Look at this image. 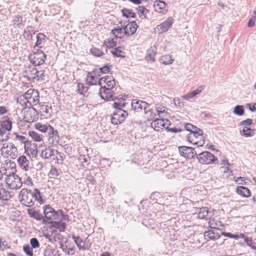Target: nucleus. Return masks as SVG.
<instances>
[{
  "label": "nucleus",
  "instance_id": "1",
  "mask_svg": "<svg viewBox=\"0 0 256 256\" xmlns=\"http://www.w3.org/2000/svg\"><path fill=\"white\" fill-rule=\"evenodd\" d=\"M21 198L20 202L26 206L30 207L34 205V200L38 201L40 204L44 203L39 190L35 188L33 192L27 188H22L20 193Z\"/></svg>",
  "mask_w": 256,
  "mask_h": 256
},
{
  "label": "nucleus",
  "instance_id": "2",
  "mask_svg": "<svg viewBox=\"0 0 256 256\" xmlns=\"http://www.w3.org/2000/svg\"><path fill=\"white\" fill-rule=\"evenodd\" d=\"M17 102L24 108H26L28 104L30 106H36L40 103L39 92L35 89L30 88L24 95L18 98Z\"/></svg>",
  "mask_w": 256,
  "mask_h": 256
},
{
  "label": "nucleus",
  "instance_id": "3",
  "mask_svg": "<svg viewBox=\"0 0 256 256\" xmlns=\"http://www.w3.org/2000/svg\"><path fill=\"white\" fill-rule=\"evenodd\" d=\"M5 180L8 188L13 190L20 189L23 183L21 178L14 173L7 175Z\"/></svg>",
  "mask_w": 256,
  "mask_h": 256
},
{
  "label": "nucleus",
  "instance_id": "4",
  "mask_svg": "<svg viewBox=\"0 0 256 256\" xmlns=\"http://www.w3.org/2000/svg\"><path fill=\"white\" fill-rule=\"evenodd\" d=\"M34 50V52L30 55L29 59L34 65L39 66L44 62L46 56L39 48H35Z\"/></svg>",
  "mask_w": 256,
  "mask_h": 256
},
{
  "label": "nucleus",
  "instance_id": "5",
  "mask_svg": "<svg viewBox=\"0 0 256 256\" xmlns=\"http://www.w3.org/2000/svg\"><path fill=\"white\" fill-rule=\"evenodd\" d=\"M197 159L202 164H218V159L209 152H203L197 154Z\"/></svg>",
  "mask_w": 256,
  "mask_h": 256
},
{
  "label": "nucleus",
  "instance_id": "6",
  "mask_svg": "<svg viewBox=\"0 0 256 256\" xmlns=\"http://www.w3.org/2000/svg\"><path fill=\"white\" fill-rule=\"evenodd\" d=\"M44 218L48 222L47 224H50L58 218V212H56L48 204L43 206Z\"/></svg>",
  "mask_w": 256,
  "mask_h": 256
},
{
  "label": "nucleus",
  "instance_id": "7",
  "mask_svg": "<svg viewBox=\"0 0 256 256\" xmlns=\"http://www.w3.org/2000/svg\"><path fill=\"white\" fill-rule=\"evenodd\" d=\"M128 115V112L122 109L115 110L111 118L112 123L115 125L121 124Z\"/></svg>",
  "mask_w": 256,
  "mask_h": 256
},
{
  "label": "nucleus",
  "instance_id": "8",
  "mask_svg": "<svg viewBox=\"0 0 256 256\" xmlns=\"http://www.w3.org/2000/svg\"><path fill=\"white\" fill-rule=\"evenodd\" d=\"M38 114L37 110L32 106L28 107L24 112V120L27 122H32L37 120Z\"/></svg>",
  "mask_w": 256,
  "mask_h": 256
},
{
  "label": "nucleus",
  "instance_id": "9",
  "mask_svg": "<svg viewBox=\"0 0 256 256\" xmlns=\"http://www.w3.org/2000/svg\"><path fill=\"white\" fill-rule=\"evenodd\" d=\"M178 150L181 156L186 159H191L197 155L198 152L194 148L186 146L178 147Z\"/></svg>",
  "mask_w": 256,
  "mask_h": 256
},
{
  "label": "nucleus",
  "instance_id": "10",
  "mask_svg": "<svg viewBox=\"0 0 256 256\" xmlns=\"http://www.w3.org/2000/svg\"><path fill=\"white\" fill-rule=\"evenodd\" d=\"M99 94L102 99L106 101H114L116 99H118L114 96L113 91L110 88H106V86H101L100 89Z\"/></svg>",
  "mask_w": 256,
  "mask_h": 256
},
{
  "label": "nucleus",
  "instance_id": "11",
  "mask_svg": "<svg viewBox=\"0 0 256 256\" xmlns=\"http://www.w3.org/2000/svg\"><path fill=\"white\" fill-rule=\"evenodd\" d=\"M170 121L167 119L164 120L162 118H156L151 123V126L156 131L159 132L160 130H162L164 128H166V126L170 125Z\"/></svg>",
  "mask_w": 256,
  "mask_h": 256
},
{
  "label": "nucleus",
  "instance_id": "12",
  "mask_svg": "<svg viewBox=\"0 0 256 256\" xmlns=\"http://www.w3.org/2000/svg\"><path fill=\"white\" fill-rule=\"evenodd\" d=\"M132 109L136 112H140L142 110L144 112L148 109V106H150V104L146 102L140 100H133L131 104Z\"/></svg>",
  "mask_w": 256,
  "mask_h": 256
},
{
  "label": "nucleus",
  "instance_id": "13",
  "mask_svg": "<svg viewBox=\"0 0 256 256\" xmlns=\"http://www.w3.org/2000/svg\"><path fill=\"white\" fill-rule=\"evenodd\" d=\"M1 151L6 153L12 158H14L18 154L17 148L12 143L4 144Z\"/></svg>",
  "mask_w": 256,
  "mask_h": 256
},
{
  "label": "nucleus",
  "instance_id": "14",
  "mask_svg": "<svg viewBox=\"0 0 256 256\" xmlns=\"http://www.w3.org/2000/svg\"><path fill=\"white\" fill-rule=\"evenodd\" d=\"M154 10L162 14H165L168 10L167 4L164 1L157 0L154 2L153 5Z\"/></svg>",
  "mask_w": 256,
  "mask_h": 256
},
{
  "label": "nucleus",
  "instance_id": "15",
  "mask_svg": "<svg viewBox=\"0 0 256 256\" xmlns=\"http://www.w3.org/2000/svg\"><path fill=\"white\" fill-rule=\"evenodd\" d=\"M98 74V70L96 69L94 70L92 72H88L86 79V84L90 86L98 84L99 78L96 75Z\"/></svg>",
  "mask_w": 256,
  "mask_h": 256
},
{
  "label": "nucleus",
  "instance_id": "16",
  "mask_svg": "<svg viewBox=\"0 0 256 256\" xmlns=\"http://www.w3.org/2000/svg\"><path fill=\"white\" fill-rule=\"evenodd\" d=\"M25 153L32 157H36L38 154L36 146L34 144H32L31 142H25L24 146Z\"/></svg>",
  "mask_w": 256,
  "mask_h": 256
},
{
  "label": "nucleus",
  "instance_id": "17",
  "mask_svg": "<svg viewBox=\"0 0 256 256\" xmlns=\"http://www.w3.org/2000/svg\"><path fill=\"white\" fill-rule=\"evenodd\" d=\"M200 136L202 138H204L203 137V132L202 130L197 128L196 126H194L193 129L192 130L191 133L189 134L186 136V140L189 142L194 144L196 145L198 144V142H192L193 140H192V136Z\"/></svg>",
  "mask_w": 256,
  "mask_h": 256
},
{
  "label": "nucleus",
  "instance_id": "18",
  "mask_svg": "<svg viewBox=\"0 0 256 256\" xmlns=\"http://www.w3.org/2000/svg\"><path fill=\"white\" fill-rule=\"evenodd\" d=\"M174 20L172 17H169L168 19L158 25L157 28L160 33L166 32L169 28L172 26Z\"/></svg>",
  "mask_w": 256,
  "mask_h": 256
},
{
  "label": "nucleus",
  "instance_id": "19",
  "mask_svg": "<svg viewBox=\"0 0 256 256\" xmlns=\"http://www.w3.org/2000/svg\"><path fill=\"white\" fill-rule=\"evenodd\" d=\"M28 214L30 217L33 218L37 220L42 221V224H46L48 222V220H46L43 216L38 211L34 209L29 208L27 210Z\"/></svg>",
  "mask_w": 256,
  "mask_h": 256
},
{
  "label": "nucleus",
  "instance_id": "20",
  "mask_svg": "<svg viewBox=\"0 0 256 256\" xmlns=\"http://www.w3.org/2000/svg\"><path fill=\"white\" fill-rule=\"evenodd\" d=\"M138 28L136 22H132L128 24L124 28V34L126 36H130L134 34Z\"/></svg>",
  "mask_w": 256,
  "mask_h": 256
},
{
  "label": "nucleus",
  "instance_id": "21",
  "mask_svg": "<svg viewBox=\"0 0 256 256\" xmlns=\"http://www.w3.org/2000/svg\"><path fill=\"white\" fill-rule=\"evenodd\" d=\"M204 235L207 240H216L219 239L220 236V234L218 232L217 230H209L206 232Z\"/></svg>",
  "mask_w": 256,
  "mask_h": 256
},
{
  "label": "nucleus",
  "instance_id": "22",
  "mask_svg": "<svg viewBox=\"0 0 256 256\" xmlns=\"http://www.w3.org/2000/svg\"><path fill=\"white\" fill-rule=\"evenodd\" d=\"M17 162L20 167L26 170H28L30 168V161L27 159L26 156H20Z\"/></svg>",
  "mask_w": 256,
  "mask_h": 256
},
{
  "label": "nucleus",
  "instance_id": "23",
  "mask_svg": "<svg viewBox=\"0 0 256 256\" xmlns=\"http://www.w3.org/2000/svg\"><path fill=\"white\" fill-rule=\"evenodd\" d=\"M157 48L155 46L151 47L147 50L146 54V60L147 61L154 62L155 56L156 54Z\"/></svg>",
  "mask_w": 256,
  "mask_h": 256
},
{
  "label": "nucleus",
  "instance_id": "24",
  "mask_svg": "<svg viewBox=\"0 0 256 256\" xmlns=\"http://www.w3.org/2000/svg\"><path fill=\"white\" fill-rule=\"evenodd\" d=\"M204 86H200L196 90L183 96L182 98L186 100H188L189 99L192 98L194 96L200 94L203 90L204 89Z\"/></svg>",
  "mask_w": 256,
  "mask_h": 256
},
{
  "label": "nucleus",
  "instance_id": "25",
  "mask_svg": "<svg viewBox=\"0 0 256 256\" xmlns=\"http://www.w3.org/2000/svg\"><path fill=\"white\" fill-rule=\"evenodd\" d=\"M12 196L10 192L6 190L3 187L0 186V200L2 201H8Z\"/></svg>",
  "mask_w": 256,
  "mask_h": 256
},
{
  "label": "nucleus",
  "instance_id": "26",
  "mask_svg": "<svg viewBox=\"0 0 256 256\" xmlns=\"http://www.w3.org/2000/svg\"><path fill=\"white\" fill-rule=\"evenodd\" d=\"M238 194L244 198L250 197L251 195L250 190L246 187L243 186H239L236 189Z\"/></svg>",
  "mask_w": 256,
  "mask_h": 256
},
{
  "label": "nucleus",
  "instance_id": "27",
  "mask_svg": "<svg viewBox=\"0 0 256 256\" xmlns=\"http://www.w3.org/2000/svg\"><path fill=\"white\" fill-rule=\"evenodd\" d=\"M51 225V228H54L56 229H58L60 232H64L66 228V224L65 222H63L62 221H53L50 222Z\"/></svg>",
  "mask_w": 256,
  "mask_h": 256
},
{
  "label": "nucleus",
  "instance_id": "28",
  "mask_svg": "<svg viewBox=\"0 0 256 256\" xmlns=\"http://www.w3.org/2000/svg\"><path fill=\"white\" fill-rule=\"evenodd\" d=\"M144 114L146 115V118L148 120H153L156 118V116H158L156 112V109H152L150 108V106H148V109L145 110Z\"/></svg>",
  "mask_w": 256,
  "mask_h": 256
},
{
  "label": "nucleus",
  "instance_id": "29",
  "mask_svg": "<svg viewBox=\"0 0 256 256\" xmlns=\"http://www.w3.org/2000/svg\"><path fill=\"white\" fill-rule=\"evenodd\" d=\"M38 104H40L39 112L41 116L46 118L50 117V113L48 106L45 105L44 102L39 103Z\"/></svg>",
  "mask_w": 256,
  "mask_h": 256
},
{
  "label": "nucleus",
  "instance_id": "30",
  "mask_svg": "<svg viewBox=\"0 0 256 256\" xmlns=\"http://www.w3.org/2000/svg\"><path fill=\"white\" fill-rule=\"evenodd\" d=\"M0 127L1 128L8 132L11 130L12 128V122L8 118H3L0 121Z\"/></svg>",
  "mask_w": 256,
  "mask_h": 256
},
{
  "label": "nucleus",
  "instance_id": "31",
  "mask_svg": "<svg viewBox=\"0 0 256 256\" xmlns=\"http://www.w3.org/2000/svg\"><path fill=\"white\" fill-rule=\"evenodd\" d=\"M32 72H34V76H32V78L36 79V80H44L45 78L44 72L42 70H38L36 68H33Z\"/></svg>",
  "mask_w": 256,
  "mask_h": 256
},
{
  "label": "nucleus",
  "instance_id": "32",
  "mask_svg": "<svg viewBox=\"0 0 256 256\" xmlns=\"http://www.w3.org/2000/svg\"><path fill=\"white\" fill-rule=\"evenodd\" d=\"M35 32L36 31L33 29L32 26H28L24 30L23 36L26 40H29L32 38L33 34H34Z\"/></svg>",
  "mask_w": 256,
  "mask_h": 256
},
{
  "label": "nucleus",
  "instance_id": "33",
  "mask_svg": "<svg viewBox=\"0 0 256 256\" xmlns=\"http://www.w3.org/2000/svg\"><path fill=\"white\" fill-rule=\"evenodd\" d=\"M54 150L50 148H46L41 152V156L44 159H48L54 156Z\"/></svg>",
  "mask_w": 256,
  "mask_h": 256
},
{
  "label": "nucleus",
  "instance_id": "34",
  "mask_svg": "<svg viewBox=\"0 0 256 256\" xmlns=\"http://www.w3.org/2000/svg\"><path fill=\"white\" fill-rule=\"evenodd\" d=\"M46 37V36L42 33H38L36 35V42L34 46V49L36 47L42 48V44L44 42Z\"/></svg>",
  "mask_w": 256,
  "mask_h": 256
},
{
  "label": "nucleus",
  "instance_id": "35",
  "mask_svg": "<svg viewBox=\"0 0 256 256\" xmlns=\"http://www.w3.org/2000/svg\"><path fill=\"white\" fill-rule=\"evenodd\" d=\"M35 128L36 130L42 132H48L51 128L50 125L43 124L41 123L38 122L35 124Z\"/></svg>",
  "mask_w": 256,
  "mask_h": 256
},
{
  "label": "nucleus",
  "instance_id": "36",
  "mask_svg": "<svg viewBox=\"0 0 256 256\" xmlns=\"http://www.w3.org/2000/svg\"><path fill=\"white\" fill-rule=\"evenodd\" d=\"M208 208L206 207L200 208L198 213V217L200 219H206L208 215Z\"/></svg>",
  "mask_w": 256,
  "mask_h": 256
},
{
  "label": "nucleus",
  "instance_id": "37",
  "mask_svg": "<svg viewBox=\"0 0 256 256\" xmlns=\"http://www.w3.org/2000/svg\"><path fill=\"white\" fill-rule=\"evenodd\" d=\"M174 60L172 58V56L170 54L164 55L160 59V62L165 65L171 64Z\"/></svg>",
  "mask_w": 256,
  "mask_h": 256
},
{
  "label": "nucleus",
  "instance_id": "38",
  "mask_svg": "<svg viewBox=\"0 0 256 256\" xmlns=\"http://www.w3.org/2000/svg\"><path fill=\"white\" fill-rule=\"evenodd\" d=\"M122 16L127 18H134L136 17V14L133 12V10L130 9L124 8L122 10Z\"/></svg>",
  "mask_w": 256,
  "mask_h": 256
},
{
  "label": "nucleus",
  "instance_id": "39",
  "mask_svg": "<svg viewBox=\"0 0 256 256\" xmlns=\"http://www.w3.org/2000/svg\"><path fill=\"white\" fill-rule=\"evenodd\" d=\"M116 42L114 40V38H108L105 40L104 44V46L106 52H107L108 48H113L116 46Z\"/></svg>",
  "mask_w": 256,
  "mask_h": 256
},
{
  "label": "nucleus",
  "instance_id": "40",
  "mask_svg": "<svg viewBox=\"0 0 256 256\" xmlns=\"http://www.w3.org/2000/svg\"><path fill=\"white\" fill-rule=\"evenodd\" d=\"M28 134L36 142H40L42 140V136L34 131H30Z\"/></svg>",
  "mask_w": 256,
  "mask_h": 256
},
{
  "label": "nucleus",
  "instance_id": "41",
  "mask_svg": "<svg viewBox=\"0 0 256 256\" xmlns=\"http://www.w3.org/2000/svg\"><path fill=\"white\" fill-rule=\"evenodd\" d=\"M233 112L235 114L239 116L244 115V106L242 105L236 106L233 110Z\"/></svg>",
  "mask_w": 256,
  "mask_h": 256
},
{
  "label": "nucleus",
  "instance_id": "42",
  "mask_svg": "<svg viewBox=\"0 0 256 256\" xmlns=\"http://www.w3.org/2000/svg\"><path fill=\"white\" fill-rule=\"evenodd\" d=\"M12 22L14 25H16L17 27L20 28L22 22V17L20 15L15 16L12 18Z\"/></svg>",
  "mask_w": 256,
  "mask_h": 256
},
{
  "label": "nucleus",
  "instance_id": "43",
  "mask_svg": "<svg viewBox=\"0 0 256 256\" xmlns=\"http://www.w3.org/2000/svg\"><path fill=\"white\" fill-rule=\"evenodd\" d=\"M112 54L116 57L119 58H124V52L122 50V48L121 47H118L114 49V50H112L111 52Z\"/></svg>",
  "mask_w": 256,
  "mask_h": 256
},
{
  "label": "nucleus",
  "instance_id": "44",
  "mask_svg": "<svg viewBox=\"0 0 256 256\" xmlns=\"http://www.w3.org/2000/svg\"><path fill=\"white\" fill-rule=\"evenodd\" d=\"M91 54L96 56L100 57L104 54L102 50L97 48H92L90 49Z\"/></svg>",
  "mask_w": 256,
  "mask_h": 256
},
{
  "label": "nucleus",
  "instance_id": "45",
  "mask_svg": "<svg viewBox=\"0 0 256 256\" xmlns=\"http://www.w3.org/2000/svg\"><path fill=\"white\" fill-rule=\"evenodd\" d=\"M88 90V88L87 86H84V84L82 83L78 84V88L76 89V92L80 94H83L84 93L86 92Z\"/></svg>",
  "mask_w": 256,
  "mask_h": 256
},
{
  "label": "nucleus",
  "instance_id": "46",
  "mask_svg": "<svg viewBox=\"0 0 256 256\" xmlns=\"http://www.w3.org/2000/svg\"><path fill=\"white\" fill-rule=\"evenodd\" d=\"M242 132L244 136L248 137L253 136L254 134V130L245 126L243 128Z\"/></svg>",
  "mask_w": 256,
  "mask_h": 256
},
{
  "label": "nucleus",
  "instance_id": "47",
  "mask_svg": "<svg viewBox=\"0 0 256 256\" xmlns=\"http://www.w3.org/2000/svg\"><path fill=\"white\" fill-rule=\"evenodd\" d=\"M6 132H7L6 130L1 128L0 127V141L4 142L8 140L9 136Z\"/></svg>",
  "mask_w": 256,
  "mask_h": 256
},
{
  "label": "nucleus",
  "instance_id": "48",
  "mask_svg": "<svg viewBox=\"0 0 256 256\" xmlns=\"http://www.w3.org/2000/svg\"><path fill=\"white\" fill-rule=\"evenodd\" d=\"M112 79H114L112 76H106L102 78H101L98 80V84L100 86H101L102 85V82H104L105 84L108 83L109 82H110V80H112Z\"/></svg>",
  "mask_w": 256,
  "mask_h": 256
},
{
  "label": "nucleus",
  "instance_id": "49",
  "mask_svg": "<svg viewBox=\"0 0 256 256\" xmlns=\"http://www.w3.org/2000/svg\"><path fill=\"white\" fill-rule=\"evenodd\" d=\"M165 107L160 108L158 106H156V112L158 116L160 118H162L165 116V115H163L165 113Z\"/></svg>",
  "mask_w": 256,
  "mask_h": 256
},
{
  "label": "nucleus",
  "instance_id": "50",
  "mask_svg": "<svg viewBox=\"0 0 256 256\" xmlns=\"http://www.w3.org/2000/svg\"><path fill=\"white\" fill-rule=\"evenodd\" d=\"M48 134L51 138H59L58 132L57 130H54V128L51 126L50 130L48 131Z\"/></svg>",
  "mask_w": 256,
  "mask_h": 256
},
{
  "label": "nucleus",
  "instance_id": "51",
  "mask_svg": "<svg viewBox=\"0 0 256 256\" xmlns=\"http://www.w3.org/2000/svg\"><path fill=\"white\" fill-rule=\"evenodd\" d=\"M32 248L29 245L24 246L23 248L24 251L28 256H34Z\"/></svg>",
  "mask_w": 256,
  "mask_h": 256
},
{
  "label": "nucleus",
  "instance_id": "52",
  "mask_svg": "<svg viewBox=\"0 0 256 256\" xmlns=\"http://www.w3.org/2000/svg\"><path fill=\"white\" fill-rule=\"evenodd\" d=\"M137 10H138V14H143L144 16L146 15L149 12L148 10H147L144 6H139L137 8Z\"/></svg>",
  "mask_w": 256,
  "mask_h": 256
},
{
  "label": "nucleus",
  "instance_id": "53",
  "mask_svg": "<svg viewBox=\"0 0 256 256\" xmlns=\"http://www.w3.org/2000/svg\"><path fill=\"white\" fill-rule=\"evenodd\" d=\"M112 66L110 64H106L104 66L100 68H99L98 70V72H102V74H106V73H108L109 72H110V68Z\"/></svg>",
  "mask_w": 256,
  "mask_h": 256
},
{
  "label": "nucleus",
  "instance_id": "54",
  "mask_svg": "<svg viewBox=\"0 0 256 256\" xmlns=\"http://www.w3.org/2000/svg\"><path fill=\"white\" fill-rule=\"evenodd\" d=\"M244 242L246 244L250 246L252 249H256V246L253 244L254 242H252V238H249L248 237H246L244 238Z\"/></svg>",
  "mask_w": 256,
  "mask_h": 256
},
{
  "label": "nucleus",
  "instance_id": "55",
  "mask_svg": "<svg viewBox=\"0 0 256 256\" xmlns=\"http://www.w3.org/2000/svg\"><path fill=\"white\" fill-rule=\"evenodd\" d=\"M30 244L33 248H38L40 246V242L36 238H34L30 239Z\"/></svg>",
  "mask_w": 256,
  "mask_h": 256
},
{
  "label": "nucleus",
  "instance_id": "56",
  "mask_svg": "<svg viewBox=\"0 0 256 256\" xmlns=\"http://www.w3.org/2000/svg\"><path fill=\"white\" fill-rule=\"evenodd\" d=\"M56 212H58V215L60 214L63 220L67 222L70 221L68 215L65 214L62 210H58Z\"/></svg>",
  "mask_w": 256,
  "mask_h": 256
},
{
  "label": "nucleus",
  "instance_id": "57",
  "mask_svg": "<svg viewBox=\"0 0 256 256\" xmlns=\"http://www.w3.org/2000/svg\"><path fill=\"white\" fill-rule=\"evenodd\" d=\"M56 156V159L57 161H60V162L62 163L64 160L63 156L62 153L59 152L58 150H54V156Z\"/></svg>",
  "mask_w": 256,
  "mask_h": 256
},
{
  "label": "nucleus",
  "instance_id": "58",
  "mask_svg": "<svg viewBox=\"0 0 256 256\" xmlns=\"http://www.w3.org/2000/svg\"><path fill=\"white\" fill-rule=\"evenodd\" d=\"M50 174L52 176H58L60 175V172L56 167L52 166L50 172Z\"/></svg>",
  "mask_w": 256,
  "mask_h": 256
},
{
  "label": "nucleus",
  "instance_id": "59",
  "mask_svg": "<svg viewBox=\"0 0 256 256\" xmlns=\"http://www.w3.org/2000/svg\"><path fill=\"white\" fill-rule=\"evenodd\" d=\"M126 105V104L124 102L122 103L121 102H114L113 104V106L116 109V110H117L118 109H122L121 108L124 107Z\"/></svg>",
  "mask_w": 256,
  "mask_h": 256
},
{
  "label": "nucleus",
  "instance_id": "60",
  "mask_svg": "<svg viewBox=\"0 0 256 256\" xmlns=\"http://www.w3.org/2000/svg\"><path fill=\"white\" fill-rule=\"evenodd\" d=\"M86 182H87L88 184H92V185L96 183V181L92 175H88L86 176Z\"/></svg>",
  "mask_w": 256,
  "mask_h": 256
},
{
  "label": "nucleus",
  "instance_id": "61",
  "mask_svg": "<svg viewBox=\"0 0 256 256\" xmlns=\"http://www.w3.org/2000/svg\"><path fill=\"white\" fill-rule=\"evenodd\" d=\"M24 183L28 186H33L32 179L30 176H26V178L24 180Z\"/></svg>",
  "mask_w": 256,
  "mask_h": 256
},
{
  "label": "nucleus",
  "instance_id": "62",
  "mask_svg": "<svg viewBox=\"0 0 256 256\" xmlns=\"http://www.w3.org/2000/svg\"><path fill=\"white\" fill-rule=\"evenodd\" d=\"M60 248L62 249V251L66 253L67 254L70 255V252L66 245H64L62 242L60 244Z\"/></svg>",
  "mask_w": 256,
  "mask_h": 256
},
{
  "label": "nucleus",
  "instance_id": "63",
  "mask_svg": "<svg viewBox=\"0 0 256 256\" xmlns=\"http://www.w3.org/2000/svg\"><path fill=\"white\" fill-rule=\"evenodd\" d=\"M82 242H83V240L82 239H80L78 242H77V244H76V246H78V248L79 250H88V248L84 246H82L81 245V243Z\"/></svg>",
  "mask_w": 256,
  "mask_h": 256
},
{
  "label": "nucleus",
  "instance_id": "64",
  "mask_svg": "<svg viewBox=\"0 0 256 256\" xmlns=\"http://www.w3.org/2000/svg\"><path fill=\"white\" fill-rule=\"evenodd\" d=\"M246 178L244 177L240 176L236 178V180H235V182L236 183H237L238 184H246V182H244L246 180Z\"/></svg>",
  "mask_w": 256,
  "mask_h": 256
}]
</instances>
